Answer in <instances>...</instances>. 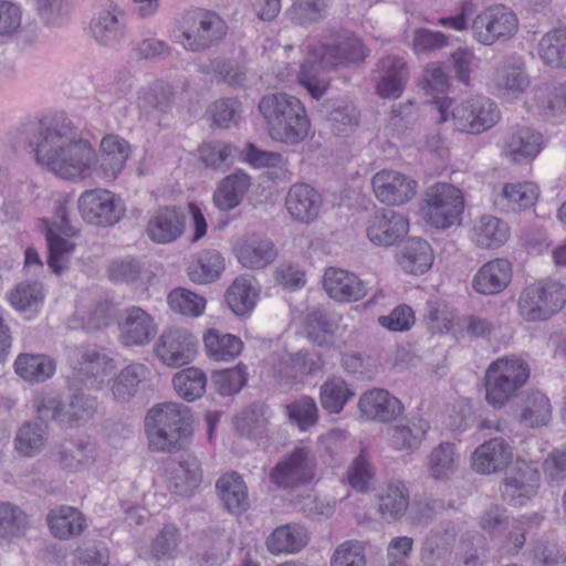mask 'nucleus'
Masks as SVG:
<instances>
[{
    "instance_id": "1",
    "label": "nucleus",
    "mask_w": 566,
    "mask_h": 566,
    "mask_svg": "<svg viewBox=\"0 0 566 566\" xmlns=\"http://www.w3.org/2000/svg\"><path fill=\"white\" fill-rule=\"evenodd\" d=\"M34 144L36 163L61 179H85L95 170V149L67 124L40 122Z\"/></svg>"
},
{
    "instance_id": "2",
    "label": "nucleus",
    "mask_w": 566,
    "mask_h": 566,
    "mask_svg": "<svg viewBox=\"0 0 566 566\" xmlns=\"http://www.w3.org/2000/svg\"><path fill=\"white\" fill-rule=\"evenodd\" d=\"M304 51L305 57L297 80L315 99H319L328 87V82L321 77L322 72L358 65L369 53L361 40L350 31H342L325 41L307 44Z\"/></svg>"
},
{
    "instance_id": "3",
    "label": "nucleus",
    "mask_w": 566,
    "mask_h": 566,
    "mask_svg": "<svg viewBox=\"0 0 566 566\" xmlns=\"http://www.w3.org/2000/svg\"><path fill=\"white\" fill-rule=\"evenodd\" d=\"M145 431L150 451L175 453L186 449L192 439V420L187 406L164 402L146 415Z\"/></svg>"
},
{
    "instance_id": "4",
    "label": "nucleus",
    "mask_w": 566,
    "mask_h": 566,
    "mask_svg": "<svg viewBox=\"0 0 566 566\" xmlns=\"http://www.w3.org/2000/svg\"><path fill=\"white\" fill-rule=\"evenodd\" d=\"M258 108L273 140L297 145L308 136L311 120L297 97L283 92L269 93L261 97Z\"/></svg>"
},
{
    "instance_id": "5",
    "label": "nucleus",
    "mask_w": 566,
    "mask_h": 566,
    "mask_svg": "<svg viewBox=\"0 0 566 566\" xmlns=\"http://www.w3.org/2000/svg\"><path fill=\"white\" fill-rule=\"evenodd\" d=\"M432 104L438 113L437 123L451 119L453 128L461 133L481 134L494 127L501 118L496 103L486 96L468 98L452 108V101L448 98L436 97Z\"/></svg>"
},
{
    "instance_id": "6",
    "label": "nucleus",
    "mask_w": 566,
    "mask_h": 566,
    "mask_svg": "<svg viewBox=\"0 0 566 566\" xmlns=\"http://www.w3.org/2000/svg\"><path fill=\"white\" fill-rule=\"evenodd\" d=\"M528 364L516 356H504L492 361L484 376L485 399L494 408H502L513 399L530 378Z\"/></svg>"
},
{
    "instance_id": "7",
    "label": "nucleus",
    "mask_w": 566,
    "mask_h": 566,
    "mask_svg": "<svg viewBox=\"0 0 566 566\" xmlns=\"http://www.w3.org/2000/svg\"><path fill=\"white\" fill-rule=\"evenodd\" d=\"M227 33V22L217 12L195 9L182 15L176 39L187 51L202 52L219 43Z\"/></svg>"
},
{
    "instance_id": "8",
    "label": "nucleus",
    "mask_w": 566,
    "mask_h": 566,
    "mask_svg": "<svg viewBox=\"0 0 566 566\" xmlns=\"http://www.w3.org/2000/svg\"><path fill=\"white\" fill-rule=\"evenodd\" d=\"M565 304V285L554 280H541L522 289L517 312L526 322H544L560 312Z\"/></svg>"
},
{
    "instance_id": "9",
    "label": "nucleus",
    "mask_w": 566,
    "mask_h": 566,
    "mask_svg": "<svg viewBox=\"0 0 566 566\" xmlns=\"http://www.w3.org/2000/svg\"><path fill=\"white\" fill-rule=\"evenodd\" d=\"M67 360L73 369L69 377L73 388L83 385L86 388L99 389L105 377L115 368L114 359L94 346L69 348Z\"/></svg>"
},
{
    "instance_id": "10",
    "label": "nucleus",
    "mask_w": 566,
    "mask_h": 566,
    "mask_svg": "<svg viewBox=\"0 0 566 566\" xmlns=\"http://www.w3.org/2000/svg\"><path fill=\"white\" fill-rule=\"evenodd\" d=\"M97 410V399L82 391H74L65 403L59 396H46L36 406L39 419L76 426L91 419Z\"/></svg>"
},
{
    "instance_id": "11",
    "label": "nucleus",
    "mask_w": 566,
    "mask_h": 566,
    "mask_svg": "<svg viewBox=\"0 0 566 566\" xmlns=\"http://www.w3.org/2000/svg\"><path fill=\"white\" fill-rule=\"evenodd\" d=\"M424 201L423 210L428 222L439 229H447L457 223L464 208L460 189L446 182L429 187Z\"/></svg>"
},
{
    "instance_id": "12",
    "label": "nucleus",
    "mask_w": 566,
    "mask_h": 566,
    "mask_svg": "<svg viewBox=\"0 0 566 566\" xmlns=\"http://www.w3.org/2000/svg\"><path fill=\"white\" fill-rule=\"evenodd\" d=\"M517 30L516 14L503 4L484 9L471 23L473 39L483 45L507 41Z\"/></svg>"
},
{
    "instance_id": "13",
    "label": "nucleus",
    "mask_w": 566,
    "mask_h": 566,
    "mask_svg": "<svg viewBox=\"0 0 566 566\" xmlns=\"http://www.w3.org/2000/svg\"><path fill=\"white\" fill-rule=\"evenodd\" d=\"M77 206L83 220L97 227H112L126 212L124 201L114 192L102 188L85 190L80 196Z\"/></svg>"
},
{
    "instance_id": "14",
    "label": "nucleus",
    "mask_w": 566,
    "mask_h": 566,
    "mask_svg": "<svg viewBox=\"0 0 566 566\" xmlns=\"http://www.w3.org/2000/svg\"><path fill=\"white\" fill-rule=\"evenodd\" d=\"M316 465V457L308 447H296L275 464L270 480L283 489L305 485L314 480Z\"/></svg>"
},
{
    "instance_id": "15",
    "label": "nucleus",
    "mask_w": 566,
    "mask_h": 566,
    "mask_svg": "<svg viewBox=\"0 0 566 566\" xmlns=\"http://www.w3.org/2000/svg\"><path fill=\"white\" fill-rule=\"evenodd\" d=\"M46 242H48V265L56 274L67 268V262L75 248L74 243L67 239L61 238L56 232L66 237L76 234V229L71 224L69 211L65 205L60 203L55 209V216L52 224L46 221Z\"/></svg>"
},
{
    "instance_id": "16",
    "label": "nucleus",
    "mask_w": 566,
    "mask_h": 566,
    "mask_svg": "<svg viewBox=\"0 0 566 566\" xmlns=\"http://www.w3.org/2000/svg\"><path fill=\"white\" fill-rule=\"evenodd\" d=\"M539 488V472L526 461L516 463L506 472L500 485L503 501L512 506H523L534 497Z\"/></svg>"
},
{
    "instance_id": "17",
    "label": "nucleus",
    "mask_w": 566,
    "mask_h": 566,
    "mask_svg": "<svg viewBox=\"0 0 566 566\" xmlns=\"http://www.w3.org/2000/svg\"><path fill=\"white\" fill-rule=\"evenodd\" d=\"M197 349V337L185 328L175 327L163 332L154 352L164 365L177 368L192 361Z\"/></svg>"
},
{
    "instance_id": "18",
    "label": "nucleus",
    "mask_w": 566,
    "mask_h": 566,
    "mask_svg": "<svg viewBox=\"0 0 566 566\" xmlns=\"http://www.w3.org/2000/svg\"><path fill=\"white\" fill-rule=\"evenodd\" d=\"M175 103L174 86L156 80L137 92L136 107L139 120L158 124L160 116L171 112Z\"/></svg>"
},
{
    "instance_id": "19",
    "label": "nucleus",
    "mask_w": 566,
    "mask_h": 566,
    "mask_svg": "<svg viewBox=\"0 0 566 566\" xmlns=\"http://www.w3.org/2000/svg\"><path fill=\"white\" fill-rule=\"evenodd\" d=\"M376 198L387 206H399L416 195L417 181L410 176L391 169L376 172L371 179Z\"/></svg>"
},
{
    "instance_id": "20",
    "label": "nucleus",
    "mask_w": 566,
    "mask_h": 566,
    "mask_svg": "<svg viewBox=\"0 0 566 566\" xmlns=\"http://www.w3.org/2000/svg\"><path fill=\"white\" fill-rule=\"evenodd\" d=\"M409 229L408 220L391 209H379L369 218L366 234L378 247H391L400 241Z\"/></svg>"
},
{
    "instance_id": "21",
    "label": "nucleus",
    "mask_w": 566,
    "mask_h": 566,
    "mask_svg": "<svg viewBox=\"0 0 566 566\" xmlns=\"http://www.w3.org/2000/svg\"><path fill=\"white\" fill-rule=\"evenodd\" d=\"M358 409L368 420L389 423L395 421L405 408L402 402L389 391L373 388L360 396Z\"/></svg>"
},
{
    "instance_id": "22",
    "label": "nucleus",
    "mask_w": 566,
    "mask_h": 566,
    "mask_svg": "<svg viewBox=\"0 0 566 566\" xmlns=\"http://www.w3.org/2000/svg\"><path fill=\"white\" fill-rule=\"evenodd\" d=\"M118 328L120 342L125 346L147 345L157 334V325L151 315L138 306H130L125 310Z\"/></svg>"
},
{
    "instance_id": "23",
    "label": "nucleus",
    "mask_w": 566,
    "mask_h": 566,
    "mask_svg": "<svg viewBox=\"0 0 566 566\" xmlns=\"http://www.w3.org/2000/svg\"><path fill=\"white\" fill-rule=\"evenodd\" d=\"M544 148L543 135L527 126H516L507 134L503 153L513 163L534 160Z\"/></svg>"
},
{
    "instance_id": "24",
    "label": "nucleus",
    "mask_w": 566,
    "mask_h": 566,
    "mask_svg": "<svg viewBox=\"0 0 566 566\" xmlns=\"http://www.w3.org/2000/svg\"><path fill=\"white\" fill-rule=\"evenodd\" d=\"M378 72L377 94L382 98L400 97L409 80L405 59L398 55L385 56L378 62Z\"/></svg>"
},
{
    "instance_id": "25",
    "label": "nucleus",
    "mask_w": 566,
    "mask_h": 566,
    "mask_svg": "<svg viewBox=\"0 0 566 566\" xmlns=\"http://www.w3.org/2000/svg\"><path fill=\"white\" fill-rule=\"evenodd\" d=\"M285 206L294 220L311 223L319 216L323 197L307 184H295L287 192Z\"/></svg>"
},
{
    "instance_id": "26",
    "label": "nucleus",
    "mask_w": 566,
    "mask_h": 566,
    "mask_svg": "<svg viewBox=\"0 0 566 566\" xmlns=\"http://www.w3.org/2000/svg\"><path fill=\"white\" fill-rule=\"evenodd\" d=\"M129 155L130 146L127 140L118 135H106L101 142L95 168H98L104 179L114 180L124 169Z\"/></svg>"
},
{
    "instance_id": "27",
    "label": "nucleus",
    "mask_w": 566,
    "mask_h": 566,
    "mask_svg": "<svg viewBox=\"0 0 566 566\" xmlns=\"http://www.w3.org/2000/svg\"><path fill=\"white\" fill-rule=\"evenodd\" d=\"M120 15L118 7L109 2L92 19V36L99 45L114 49L122 42L125 36V24Z\"/></svg>"
},
{
    "instance_id": "28",
    "label": "nucleus",
    "mask_w": 566,
    "mask_h": 566,
    "mask_svg": "<svg viewBox=\"0 0 566 566\" xmlns=\"http://www.w3.org/2000/svg\"><path fill=\"white\" fill-rule=\"evenodd\" d=\"M512 457L511 446L503 438H493L475 449L472 468L481 474L496 473L507 468Z\"/></svg>"
},
{
    "instance_id": "29",
    "label": "nucleus",
    "mask_w": 566,
    "mask_h": 566,
    "mask_svg": "<svg viewBox=\"0 0 566 566\" xmlns=\"http://www.w3.org/2000/svg\"><path fill=\"white\" fill-rule=\"evenodd\" d=\"M457 532L450 524L432 530L426 537L421 549L424 566H447L450 562Z\"/></svg>"
},
{
    "instance_id": "30",
    "label": "nucleus",
    "mask_w": 566,
    "mask_h": 566,
    "mask_svg": "<svg viewBox=\"0 0 566 566\" xmlns=\"http://www.w3.org/2000/svg\"><path fill=\"white\" fill-rule=\"evenodd\" d=\"M512 280V265L506 259H494L483 264L472 280L473 290L482 295L501 293Z\"/></svg>"
},
{
    "instance_id": "31",
    "label": "nucleus",
    "mask_w": 566,
    "mask_h": 566,
    "mask_svg": "<svg viewBox=\"0 0 566 566\" xmlns=\"http://www.w3.org/2000/svg\"><path fill=\"white\" fill-rule=\"evenodd\" d=\"M324 289L332 298L340 302L358 301L367 293L365 283L356 274L336 268L325 271Z\"/></svg>"
},
{
    "instance_id": "32",
    "label": "nucleus",
    "mask_w": 566,
    "mask_h": 566,
    "mask_svg": "<svg viewBox=\"0 0 566 566\" xmlns=\"http://www.w3.org/2000/svg\"><path fill=\"white\" fill-rule=\"evenodd\" d=\"M185 222V213L176 207L159 208L148 221V237L157 243H170L184 233Z\"/></svg>"
},
{
    "instance_id": "33",
    "label": "nucleus",
    "mask_w": 566,
    "mask_h": 566,
    "mask_svg": "<svg viewBox=\"0 0 566 566\" xmlns=\"http://www.w3.org/2000/svg\"><path fill=\"white\" fill-rule=\"evenodd\" d=\"M307 543V531L297 523H287L277 526L265 539V546L273 555L296 554L301 552Z\"/></svg>"
},
{
    "instance_id": "34",
    "label": "nucleus",
    "mask_w": 566,
    "mask_h": 566,
    "mask_svg": "<svg viewBox=\"0 0 566 566\" xmlns=\"http://www.w3.org/2000/svg\"><path fill=\"white\" fill-rule=\"evenodd\" d=\"M538 188L533 182L506 184L493 198L494 207L502 212H516L535 205Z\"/></svg>"
},
{
    "instance_id": "35",
    "label": "nucleus",
    "mask_w": 566,
    "mask_h": 566,
    "mask_svg": "<svg viewBox=\"0 0 566 566\" xmlns=\"http://www.w3.org/2000/svg\"><path fill=\"white\" fill-rule=\"evenodd\" d=\"M216 489L224 509L231 514H241L250 507L247 484L237 472L221 475Z\"/></svg>"
},
{
    "instance_id": "36",
    "label": "nucleus",
    "mask_w": 566,
    "mask_h": 566,
    "mask_svg": "<svg viewBox=\"0 0 566 566\" xmlns=\"http://www.w3.org/2000/svg\"><path fill=\"white\" fill-rule=\"evenodd\" d=\"M46 522L52 535L62 541L78 536L86 528L84 515L78 510L66 505L51 510Z\"/></svg>"
},
{
    "instance_id": "37",
    "label": "nucleus",
    "mask_w": 566,
    "mask_h": 566,
    "mask_svg": "<svg viewBox=\"0 0 566 566\" xmlns=\"http://www.w3.org/2000/svg\"><path fill=\"white\" fill-rule=\"evenodd\" d=\"M274 244L266 238L251 235L238 248V260L249 269H263L271 264L276 258Z\"/></svg>"
},
{
    "instance_id": "38",
    "label": "nucleus",
    "mask_w": 566,
    "mask_h": 566,
    "mask_svg": "<svg viewBox=\"0 0 566 566\" xmlns=\"http://www.w3.org/2000/svg\"><path fill=\"white\" fill-rule=\"evenodd\" d=\"M259 296V286L252 275L238 276L226 292V302L230 310L239 316L250 313Z\"/></svg>"
},
{
    "instance_id": "39",
    "label": "nucleus",
    "mask_w": 566,
    "mask_h": 566,
    "mask_svg": "<svg viewBox=\"0 0 566 566\" xmlns=\"http://www.w3.org/2000/svg\"><path fill=\"white\" fill-rule=\"evenodd\" d=\"M203 345L207 356L214 361H232L243 349V342L240 337L216 328H210L205 333Z\"/></svg>"
},
{
    "instance_id": "40",
    "label": "nucleus",
    "mask_w": 566,
    "mask_h": 566,
    "mask_svg": "<svg viewBox=\"0 0 566 566\" xmlns=\"http://www.w3.org/2000/svg\"><path fill=\"white\" fill-rule=\"evenodd\" d=\"M492 82L496 94L507 98L520 97L531 83L525 70L515 64H503L496 67Z\"/></svg>"
},
{
    "instance_id": "41",
    "label": "nucleus",
    "mask_w": 566,
    "mask_h": 566,
    "mask_svg": "<svg viewBox=\"0 0 566 566\" xmlns=\"http://www.w3.org/2000/svg\"><path fill=\"white\" fill-rule=\"evenodd\" d=\"M251 185L250 177L242 170L227 176L213 195L216 206L223 211L238 207Z\"/></svg>"
},
{
    "instance_id": "42",
    "label": "nucleus",
    "mask_w": 566,
    "mask_h": 566,
    "mask_svg": "<svg viewBox=\"0 0 566 566\" xmlns=\"http://www.w3.org/2000/svg\"><path fill=\"white\" fill-rule=\"evenodd\" d=\"M510 237L507 223L493 216H482L472 229V240L482 249H496Z\"/></svg>"
},
{
    "instance_id": "43",
    "label": "nucleus",
    "mask_w": 566,
    "mask_h": 566,
    "mask_svg": "<svg viewBox=\"0 0 566 566\" xmlns=\"http://www.w3.org/2000/svg\"><path fill=\"white\" fill-rule=\"evenodd\" d=\"M429 429V423L421 417H411L406 423L389 429L390 444L396 450L413 451L419 448Z\"/></svg>"
},
{
    "instance_id": "44",
    "label": "nucleus",
    "mask_w": 566,
    "mask_h": 566,
    "mask_svg": "<svg viewBox=\"0 0 566 566\" xmlns=\"http://www.w3.org/2000/svg\"><path fill=\"white\" fill-rule=\"evenodd\" d=\"M149 376V369L140 363L123 368L112 384V395L116 401H129L138 391L139 385Z\"/></svg>"
},
{
    "instance_id": "45",
    "label": "nucleus",
    "mask_w": 566,
    "mask_h": 566,
    "mask_svg": "<svg viewBox=\"0 0 566 566\" xmlns=\"http://www.w3.org/2000/svg\"><path fill=\"white\" fill-rule=\"evenodd\" d=\"M433 262V254L430 244L422 239H411L405 245L399 264L403 271L410 274H423Z\"/></svg>"
},
{
    "instance_id": "46",
    "label": "nucleus",
    "mask_w": 566,
    "mask_h": 566,
    "mask_svg": "<svg viewBox=\"0 0 566 566\" xmlns=\"http://www.w3.org/2000/svg\"><path fill=\"white\" fill-rule=\"evenodd\" d=\"M202 472L199 460L193 455H187L180 461L178 469L174 472L169 488L180 496H190L200 485Z\"/></svg>"
},
{
    "instance_id": "47",
    "label": "nucleus",
    "mask_w": 566,
    "mask_h": 566,
    "mask_svg": "<svg viewBox=\"0 0 566 566\" xmlns=\"http://www.w3.org/2000/svg\"><path fill=\"white\" fill-rule=\"evenodd\" d=\"M15 373L29 382H42L55 371V363L45 355L20 354L14 361Z\"/></svg>"
},
{
    "instance_id": "48",
    "label": "nucleus",
    "mask_w": 566,
    "mask_h": 566,
    "mask_svg": "<svg viewBox=\"0 0 566 566\" xmlns=\"http://www.w3.org/2000/svg\"><path fill=\"white\" fill-rule=\"evenodd\" d=\"M354 397V389L340 377L328 378L319 388L321 405L328 413H340Z\"/></svg>"
},
{
    "instance_id": "49",
    "label": "nucleus",
    "mask_w": 566,
    "mask_h": 566,
    "mask_svg": "<svg viewBox=\"0 0 566 566\" xmlns=\"http://www.w3.org/2000/svg\"><path fill=\"white\" fill-rule=\"evenodd\" d=\"M551 418L549 399L538 390L530 391L521 406L520 421L533 428L547 424Z\"/></svg>"
},
{
    "instance_id": "50",
    "label": "nucleus",
    "mask_w": 566,
    "mask_h": 566,
    "mask_svg": "<svg viewBox=\"0 0 566 566\" xmlns=\"http://www.w3.org/2000/svg\"><path fill=\"white\" fill-rule=\"evenodd\" d=\"M538 52L545 64L566 69V27L545 33L539 41Z\"/></svg>"
},
{
    "instance_id": "51",
    "label": "nucleus",
    "mask_w": 566,
    "mask_h": 566,
    "mask_svg": "<svg viewBox=\"0 0 566 566\" xmlns=\"http://www.w3.org/2000/svg\"><path fill=\"white\" fill-rule=\"evenodd\" d=\"M409 505V492L402 481L396 480L388 483L386 493L380 496L379 512L388 521L400 518Z\"/></svg>"
},
{
    "instance_id": "52",
    "label": "nucleus",
    "mask_w": 566,
    "mask_h": 566,
    "mask_svg": "<svg viewBox=\"0 0 566 566\" xmlns=\"http://www.w3.org/2000/svg\"><path fill=\"white\" fill-rule=\"evenodd\" d=\"M224 269V260L218 251H203L198 259L189 264V279L199 284H208L217 280Z\"/></svg>"
},
{
    "instance_id": "53",
    "label": "nucleus",
    "mask_w": 566,
    "mask_h": 566,
    "mask_svg": "<svg viewBox=\"0 0 566 566\" xmlns=\"http://www.w3.org/2000/svg\"><path fill=\"white\" fill-rule=\"evenodd\" d=\"M172 385L178 396L187 401H195L206 391L207 376L200 368L187 367L175 374Z\"/></svg>"
},
{
    "instance_id": "54",
    "label": "nucleus",
    "mask_w": 566,
    "mask_h": 566,
    "mask_svg": "<svg viewBox=\"0 0 566 566\" xmlns=\"http://www.w3.org/2000/svg\"><path fill=\"white\" fill-rule=\"evenodd\" d=\"M459 454L451 442H441L432 449L428 460L430 475L436 480H444L457 470Z\"/></svg>"
},
{
    "instance_id": "55",
    "label": "nucleus",
    "mask_w": 566,
    "mask_h": 566,
    "mask_svg": "<svg viewBox=\"0 0 566 566\" xmlns=\"http://www.w3.org/2000/svg\"><path fill=\"white\" fill-rule=\"evenodd\" d=\"M242 103L233 97H222L211 103L207 114L211 125L221 129H229L237 126L242 116Z\"/></svg>"
},
{
    "instance_id": "56",
    "label": "nucleus",
    "mask_w": 566,
    "mask_h": 566,
    "mask_svg": "<svg viewBox=\"0 0 566 566\" xmlns=\"http://www.w3.org/2000/svg\"><path fill=\"white\" fill-rule=\"evenodd\" d=\"M29 525V517L24 511L9 502H0V538L21 537Z\"/></svg>"
},
{
    "instance_id": "57",
    "label": "nucleus",
    "mask_w": 566,
    "mask_h": 566,
    "mask_svg": "<svg viewBox=\"0 0 566 566\" xmlns=\"http://www.w3.org/2000/svg\"><path fill=\"white\" fill-rule=\"evenodd\" d=\"M269 408L262 402H252L235 416L234 426L241 436L260 432L268 423Z\"/></svg>"
},
{
    "instance_id": "58",
    "label": "nucleus",
    "mask_w": 566,
    "mask_h": 566,
    "mask_svg": "<svg viewBox=\"0 0 566 566\" xmlns=\"http://www.w3.org/2000/svg\"><path fill=\"white\" fill-rule=\"evenodd\" d=\"M44 298L38 282L20 283L9 295L10 304L19 312H38Z\"/></svg>"
},
{
    "instance_id": "59",
    "label": "nucleus",
    "mask_w": 566,
    "mask_h": 566,
    "mask_svg": "<svg viewBox=\"0 0 566 566\" xmlns=\"http://www.w3.org/2000/svg\"><path fill=\"white\" fill-rule=\"evenodd\" d=\"M286 415L290 421L302 431L307 430L318 421L317 405L310 396H302L300 399L287 405Z\"/></svg>"
},
{
    "instance_id": "60",
    "label": "nucleus",
    "mask_w": 566,
    "mask_h": 566,
    "mask_svg": "<svg viewBox=\"0 0 566 566\" xmlns=\"http://www.w3.org/2000/svg\"><path fill=\"white\" fill-rule=\"evenodd\" d=\"M168 304L172 311L192 317L200 316L206 308L203 296L182 287L168 294Z\"/></svg>"
},
{
    "instance_id": "61",
    "label": "nucleus",
    "mask_w": 566,
    "mask_h": 566,
    "mask_svg": "<svg viewBox=\"0 0 566 566\" xmlns=\"http://www.w3.org/2000/svg\"><path fill=\"white\" fill-rule=\"evenodd\" d=\"M327 7V0H295L287 13L294 23L307 25L323 20Z\"/></svg>"
},
{
    "instance_id": "62",
    "label": "nucleus",
    "mask_w": 566,
    "mask_h": 566,
    "mask_svg": "<svg viewBox=\"0 0 566 566\" xmlns=\"http://www.w3.org/2000/svg\"><path fill=\"white\" fill-rule=\"evenodd\" d=\"M210 70L218 82L230 87H244L248 82L247 69L234 61L214 59L210 62Z\"/></svg>"
},
{
    "instance_id": "63",
    "label": "nucleus",
    "mask_w": 566,
    "mask_h": 566,
    "mask_svg": "<svg viewBox=\"0 0 566 566\" xmlns=\"http://www.w3.org/2000/svg\"><path fill=\"white\" fill-rule=\"evenodd\" d=\"M179 544V528L172 524H167L153 539L150 546V555L153 558L157 560L165 558H174Z\"/></svg>"
},
{
    "instance_id": "64",
    "label": "nucleus",
    "mask_w": 566,
    "mask_h": 566,
    "mask_svg": "<svg viewBox=\"0 0 566 566\" xmlns=\"http://www.w3.org/2000/svg\"><path fill=\"white\" fill-rule=\"evenodd\" d=\"M247 376V367L239 364L234 368L216 371L212 375V382L220 395L231 396L245 385Z\"/></svg>"
}]
</instances>
